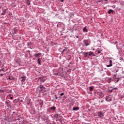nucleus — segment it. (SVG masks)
Segmentation results:
<instances>
[{
	"label": "nucleus",
	"mask_w": 124,
	"mask_h": 124,
	"mask_svg": "<svg viewBox=\"0 0 124 124\" xmlns=\"http://www.w3.org/2000/svg\"><path fill=\"white\" fill-rule=\"evenodd\" d=\"M40 56H41V53H37L33 55V56L34 57V58H39V57H40Z\"/></svg>",
	"instance_id": "nucleus-5"
},
{
	"label": "nucleus",
	"mask_w": 124,
	"mask_h": 124,
	"mask_svg": "<svg viewBox=\"0 0 124 124\" xmlns=\"http://www.w3.org/2000/svg\"><path fill=\"white\" fill-rule=\"evenodd\" d=\"M50 109H51V110H56V107H52L50 108Z\"/></svg>",
	"instance_id": "nucleus-18"
},
{
	"label": "nucleus",
	"mask_w": 124,
	"mask_h": 124,
	"mask_svg": "<svg viewBox=\"0 0 124 124\" xmlns=\"http://www.w3.org/2000/svg\"><path fill=\"white\" fill-rule=\"evenodd\" d=\"M0 75V76H3V74H1Z\"/></svg>",
	"instance_id": "nucleus-28"
},
{
	"label": "nucleus",
	"mask_w": 124,
	"mask_h": 124,
	"mask_svg": "<svg viewBox=\"0 0 124 124\" xmlns=\"http://www.w3.org/2000/svg\"><path fill=\"white\" fill-rule=\"evenodd\" d=\"M64 95V93H61V94H60V95L61 96H62V95Z\"/></svg>",
	"instance_id": "nucleus-23"
},
{
	"label": "nucleus",
	"mask_w": 124,
	"mask_h": 124,
	"mask_svg": "<svg viewBox=\"0 0 124 124\" xmlns=\"http://www.w3.org/2000/svg\"><path fill=\"white\" fill-rule=\"evenodd\" d=\"M1 71H3V72H4V70H3V69H1Z\"/></svg>",
	"instance_id": "nucleus-27"
},
{
	"label": "nucleus",
	"mask_w": 124,
	"mask_h": 124,
	"mask_svg": "<svg viewBox=\"0 0 124 124\" xmlns=\"http://www.w3.org/2000/svg\"><path fill=\"white\" fill-rule=\"evenodd\" d=\"M62 2H63V0H61Z\"/></svg>",
	"instance_id": "nucleus-33"
},
{
	"label": "nucleus",
	"mask_w": 124,
	"mask_h": 124,
	"mask_svg": "<svg viewBox=\"0 0 124 124\" xmlns=\"http://www.w3.org/2000/svg\"><path fill=\"white\" fill-rule=\"evenodd\" d=\"M65 49H66V47H65Z\"/></svg>",
	"instance_id": "nucleus-38"
},
{
	"label": "nucleus",
	"mask_w": 124,
	"mask_h": 124,
	"mask_svg": "<svg viewBox=\"0 0 124 124\" xmlns=\"http://www.w3.org/2000/svg\"><path fill=\"white\" fill-rule=\"evenodd\" d=\"M93 55H94V54L93 53V52H92V51L89 52V56H93Z\"/></svg>",
	"instance_id": "nucleus-15"
},
{
	"label": "nucleus",
	"mask_w": 124,
	"mask_h": 124,
	"mask_svg": "<svg viewBox=\"0 0 124 124\" xmlns=\"http://www.w3.org/2000/svg\"><path fill=\"white\" fill-rule=\"evenodd\" d=\"M93 51H94V49L93 48Z\"/></svg>",
	"instance_id": "nucleus-35"
},
{
	"label": "nucleus",
	"mask_w": 124,
	"mask_h": 124,
	"mask_svg": "<svg viewBox=\"0 0 124 124\" xmlns=\"http://www.w3.org/2000/svg\"><path fill=\"white\" fill-rule=\"evenodd\" d=\"M40 91H43V90H45V87H44L43 85H40Z\"/></svg>",
	"instance_id": "nucleus-7"
},
{
	"label": "nucleus",
	"mask_w": 124,
	"mask_h": 124,
	"mask_svg": "<svg viewBox=\"0 0 124 124\" xmlns=\"http://www.w3.org/2000/svg\"><path fill=\"white\" fill-rule=\"evenodd\" d=\"M108 14H111V13H112L113 14V13H114V10H113L112 9H109V11L108 12Z\"/></svg>",
	"instance_id": "nucleus-9"
},
{
	"label": "nucleus",
	"mask_w": 124,
	"mask_h": 124,
	"mask_svg": "<svg viewBox=\"0 0 124 124\" xmlns=\"http://www.w3.org/2000/svg\"><path fill=\"white\" fill-rule=\"evenodd\" d=\"M3 90H1L0 89V93H1L2 92Z\"/></svg>",
	"instance_id": "nucleus-29"
},
{
	"label": "nucleus",
	"mask_w": 124,
	"mask_h": 124,
	"mask_svg": "<svg viewBox=\"0 0 124 124\" xmlns=\"http://www.w3.org/2000/svg\"><path fill=\"white\" fill-rule=\"evenodd\" d=\"M101 53V51H98V54H100Z\"/></svg>",
	"instance_id": "nucleus-24"
},
{
	"label": "nucleus",
	"mask_w": 124,
	"mask_h": 124,
	"mask_svg": "<svg viewBox=\"0 0 124 124\" xmlns=\"http://www.w3.org/2000/svg\"><path fill=\"white\" fill-rule=\"evenodd\" d=\"M10 98L11 99H13V97H11Z\"/></svg>",
	"instance_id": "nucleus-30"
},
{
	"label": "nucleus",
	"mask_w": 124,
	"mask_h": 124,
	"mask_svg": "<svg viewBox=\"0 0 124 124\" xmlns=\"http://www.w3.org/2000/svg\"><path fill=\"white\" fill-rule=\"evenodd\" d=\"M104 101V100H102V101H101V103H102Z\"/></svg>",
	"instance_id": "nucleus-32"
},
{
	"label": "nucleus",
	"mask_w": 124,
	"mask_h": 124,
	"mask_svg": "<svg viewBox=\"0 0 124 124\" xmlns=\"http://www.w3.org/2000/svg\"><path fill=\"white\" fill-rule=\"evenodd\" d=\"M93 86H91L89 87V91H90V92H93Z\"/></svg>",
	"instance_id": "nucleus-13"
},
{
	"label": "nucleus",
	"mask_w": 124,
	"mask_h": 124,
	"mask_svg": "<svg viewBox=\"0 0 124 124\" xmlns=\"http://www.w3.org/2000/svg\"><path fill=\"white\" fill-rule=\"evenodd\" d=\"M37 61L39 65H40V64H41V61H40V58H38Z\"/></svg>",
	"instance_id": "nucleus-12"
},
{
	"label": "nucleus",
	"mask_w": 124,
	"mask_h": 124,
	"mask_svg": "<svg viewBox=\"0 0 124 124\" xmlns=\"http://www.w3.org/2000/svg\"><path fill=\"white\" fill-rule=\"evenodd\" d=\"M6 10H4L2 11V13L1 14L2 15H5V13H6Z\"/></svg>",
	"instance_id": "nucleus-14"
},
{
	"label": "nucleus",
	"mask_w": 124,
	"mask_h": 124,
	"mask_svg": "<svg viewBox=\"0 0 124 124\" xmlns=\"http://www.w3.org/2000/svg\"><path fill=\"white\" fill-rule=\"evenodd\" d=\"M115 81H116V82L118 83V82L120 81V78H117L116 79H115Z\"/></svg>",
	"instance_id": "nucleus-22"
},
{
	"label": "nucleus",
	"mask_w": 124,
	"mask_h": 124,
	"mask_svg": "<svg viewBox=\"0 0 124 124\" xmlns=\"http://www.w3.org/2000/svg\"><path fill=\"white\" fill-rule=\"evenodd\" d=\"M73 111H78V110H79V108H78V107H74L73 108Z\"/></svg>",
	"instance_id": "nucleus-10"
},
{
	"label": "nucleus",
	"mask_w": 124,
	"mask_h": 124,
	"mask_svg": "<svg viewBox=\"0 0 124 124\" xmlns=\"http://www.w3.org/2000/svg\"><path fill=\"white\" fill-rule=\"evenodd\" d=\"M83 43H84V45L86 46L90 45V44H89V41L88 40H84L83 41Z\"/></svg>",
	"instance_id": "nucleus-4"
},
{
	"label": "nucleus",
	"mask_w": 124,
	"mask_h": 124,
	"mask_svg": "<svg viewBox=\"0 0 124 124\" xmlns=\"http://www.w3.org/2000/svg\"><path fill=\"white\" fill-rule=\"evenodd\" d=\"M55 99H58V98H60L59 100L61 99V96H60L59 97L57 96V95H55Z\"/></svg>",
	"instance_id": "nucleus-19"
},
{
	"label": "nucleus",
	"mask_w": 124,
	"mask_h": 124,
	"mask_svg": "<svg viewBox=\"0 0 124 124\" xmlns=\"http://www.w3.org/2000/svg\"><path fill=\"white\" fill-rule=\"evenodd\" d=\"M85 55H87L88 57V56H90V53L89 52H85Z\"/></svg>",
	"instance_id": "nucleus-21"
},
{
	"label": "nucleus",
	"mask_w": 124,
	"mask_h": 124,
	"mask_svg": "<svg viewBox=\"0 0 124 124\" xmlns=\"http://www.w3.org/2000/svg\"><path fill=\"white\" fill-rule=\"evenodd\" d=\"M39 104L41 105V107H42V106L43 105V102H40Z\"/></svg>",
	"instance_id": "nucleus-20"
},
{
	"label": "nucleus",
	"mask_w": 124,
	"mask_h": 124,
	"mask_svg": "<svg viewBox=\"0 0 124 124\" xmlns=\"http://www.w3.org/2000/svg\"><path fill=\"white\" fill-rule=\"evenodd\" d=\"M18 63H20V62H18Z\"/></svg>",
	"instance_id": "nucleus-37"
},
{
	"label": "nucleus",
	"mask_w": 124,
	"mask_h": 124,
	"mask_svg": "<svg viewBox=\"0 0 124 124\" xmlns=\"http://www.w3.org/2000/svg\"><path fill=\"white\" fill-rule=\"evenodd\" d=\"M17 30H14L13 31V34H16V33H17Z\"/></svg>",
	"instance_id": "nucleus-16"
},
{
	"label": "nucleus",
	"mask_w": 124,
	"mask_h": 124,
	"mask_svg": "<svg viewBox=\"0 0 124 124\" xmlns=\"http://www.w3.org/2000/svg\"><path fill=\"white\" fill-rule=\"evenodd\" d=\"M106 101H108L107 100V99H106Z\"/></svg>",
	"instance_id": "nucleus-36"
},
{
	"label": "nucleus",
	"mask_w": 124,
	"mask_h": 124,
	"mask_svg": "<svg viewBox=\"0 0 124 124\" xmlns=\"http://www.w3.org/2000/svg\"><path fill=\"white\" fill-rule=\"evenodd\" d=\"M26 79H27V77H26L25 76L21 77L19 78V81L22 82L21 86H22V87H24V86H23V85H24V82H25V81H26Z\"/></svg>",
	"instance_id": "nucleus-1"
},
{
	"label": "nucleus",
	"mask_w": 124,
	"mask_h": 124,
	"mask_svg": "<svg viewBox=\"0 0 124 124\" xmlns=\"http://www.w3.org/2000/svg\"><path fill=\"white\" fill-rule=\"evenodd\" d=\"M65 51V49H63L62 53H63Z\"/></svg>",
	"instance_id": "nucleus-25"
},
{
	"label": "nucleus",
	"mask_w": 124,
	"mask_h": 124,
	"mask_svg": "<svg viewBox=\"0 0 124 124\" xmlns=\"http://www.w3.org/2000/svg\"><path fill=\"white\" fill-rule=\"evenodd\" d=\"M76 37H77V38H79V36H77Z\"/></svg>",
	"instance_id": "nucleus-31"
},
{
	"label": "nucleus",
	"mask_w": 124,
	"mask_h": 124,
	"mask_svg": "<svg viewBox=\"0 0 124 124\" xmlns=\"http://www.w3.org/2000/svg\"><path fill=\"white\" fill-rule=\"evenodd\" d=\"M103 116H104L103 115V113H102V112H101V111L98 112V118H102V117H103Z\"/></svg>",
	"instance_id": "nucleus-3"
},
{
	"label": "nucleus",
	"mask_w": 124,
	"mask_h": 124,
	"mask_svg": "<svg viewBox=\"0 0 124 124\" xmlns=\"http://www.w3.org/2000/svg\"><path fill=\"white\" fill-rule=\"evenodd\" d=\"M83 31H84L85 32H88V30H87V27H84L83 29Z\"/></svg>",
	"instance_id": "nucleus-11"
},
{
	"label": "nucleus",
	"mask_w": 124,
	"mask_h": 124,
	"mask_svg": "<svg viewBox=\"0 0 124 124\" xmlns=\"http://www.w3.org/2000/svg\"><path fill=\"white\" fill-rule=\"evenodd\" d=\"M82 54L84 56L85 58H87V57H88V55L86 54V52H83Z\"/></svg>",
	"instance_id": "nucleus-17"
},
{
	"label": "nucleus",
	"mask_w": 124,
	"mask_h": 124,
	"mask_svg": "<svg viewBox=\"0 0 124 124\" xmlns=\"http://www.w3.org/2000/svg\"><path fill=\"white\" fill-rule=\"evenodd\" d=\"M97 94L101 98H102L103 96H104V94H103L102 92H97Z\"/></svg>",
	"instance_id": "nucleus-2"
},
{
	"label": "nucleus",
	"mask_w": 124,
	"mask_h": 124,
	"mask_svg": "<svg viewBox=\"0 0 124 124\" xmlns=\"http://www.w3.org/2000/svg\"><path fill=\"white\" fill-rule=\"evenodd\" d=\"M39 80H40V81H41L43 82H45V80H46L45 79H44V78L43 77L39 78Z\"/></svg>",
	"instance_id": "nucleus-8"
},
{
	"label": "nucleus",
	"mask_w": 124,
	"mask_h": 124,
	"mask_svg": "<svg viewBox=\"0 0 124 124\" xmlns=\"http://www.w3.org/2000/svg\"><path fill=\"white\" fill-rule=\"evenodd\" d=\"M114 90H118V88H117V87H115L113 89Z\"/></svg>",
	"instance_id": "nucleus-26"
},
{
	"label": "nucleus",
	"mask_w": 124,
	"mask_h": 124,
	"mask_svg": "<svg viewBox=\"0 0 124 124\" xmlns=\"http://www.w3.org/2000/svg\"><path fill=\"white\" fill-rule=\"evenodd\" d=\"M110 92H113V89H112Z\"/></svg>",
	"instance_id": "nucleus-34"
},
{
	"label": "nucleus",
	"mask_w": 124,
	"mask_h": 124,
	"mask_svg": "<svg viewBox=\"0 0 124 124\" xmlns=\"http://www.w3.org/2000/svg\"><path fill=\"white\" fill-rule=\"evenodd\" d=\"M113 62V61L112 60L109 61V64L107 65V67H110V66H112L113 65V64L112 63Z\"/></svg>",
	"instance_id": "nucleus-6"
}]
</instances>
